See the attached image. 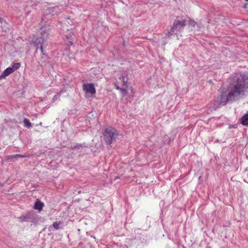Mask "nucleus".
I'll list each match as a JSON object with an SVG mask.
<instances>
[{"instance_id":"obj_1","label":"nucleus","mask_w":248,"mask_h":248,"mask_svg":"<svg viewBox=\"0 0 248 248\" xmlns=\"http://www.w3.org/2000/svg\"><path fill=\"white\" fill-rule=\"evenodd\" d=\"M248 89V73L240 72L232 78L229 86L227 101H233L242 97Z\"/></svg>"},{"instance_id":"obj_2","label":"nucleus","mask_w":248,"mask_h":248,"mask_svg":"<svg viewBox=\"0 0 248 248\" xmlns=\"http://www.w3.org/2000/svg\"><path fill=\"white\" fill-rule=\"evenodd\" d=\"M104 140L107 145H110L112 143L116 141L119 132L115 128L109 127L105 129L103 132Z\"/></svg>"},{"instance_id":"obj_3","label":"nucleus","mask_w":248,"mask_h":248,"mask_svg":"<svg viewBox=\"0 0 248 248\" xmlns=\"http://www.w3.org/2000/svg\"><path fill=\"white\" fill-rule=\"evenodd\" d=\"M178 18L179 17L177 16L174 20L173 25L171 27L170 29L167 32L166 35L169 36L172 35L174 30L180 31L184 29V27L186 25V21L185 20H180Z\"/></svg>"},{"instance_id":"obj_4","label":"nucleus","mask_w":248,"mask_h":248,"mask_svg":"<svg viewBox=\"0 0 248 248\" xmlns=\"http://www.w3.org/2000/svg\"><path fill=\"white\" fill-rule=\"evenodd\" d=\"M41 30V36L36 38L34 41V44L37 46V49L38 48V46L40 45V50L41 52H43V45H44L45 42L47 38L49 33L46 28H42Z\"/></svg>"},{"instance_id":"obj_5","label":"nucleus","mask_w":248,"mask_h":248,"mask_svg":"<svg viewBox=\"0 0 248 248\" xmlns=\"http://www.w3.org/2000/svg\"><path fill=\"white\" fill-rule=\"evenodd\" d=\"M62 8H60L59 6L50 7L48 8L45 10L44 16L42 18V20H45L46 19V16H48L47 19H49L50 16L58 15L61 12Z\"/></svg>"},{"instance_id":"obj_6","label":"nucleus","mask_w":248,"mask_h":248,"mask_svg":"<svg viewBox=\"0 0 248 248\" xmlns=\"http://www.w3.org/2000/svg\"><path fill=\"white\" fill-rule=\"evenodd\" d=\"M83 90L86 95L93 96L96 93V89L93 83H85L83 84Z\"/></svg>"},{"instance_id":"obj_7","label":"nucleus","mask_w":248,"mask_h":248,"mask_svg":"<svg viewBox=\"0 0 248 248\" xmlns=\"http://www.w3.org/2000/svg\"><path fill=\"white\" fill-rule=\"evenodd\" d=\"M34 214L32 212H27L19 217L21 222H30L33 218Z\"/></svg>"},{"instance_id":"obj_8","label":"nucleus","mask_w":248,"mask_h":248,"mask_svg":"<svg viewBox=\"0 0 248 248\" xmlns=\"http://www.w3.org/2000/svg\"><path fill=\"white\" fill-rule=\"evenodd\" d=\"M44 206V203L38 199H37L34 203L33 208L35 210L41 211Z\"/></svg>"},{"instance_id":"obj_9","label":"nucleus","mask_w":248,"mask_h":248,"mask_svg":"<svg viewBox=\"0 0 248 248\" xmlns=\"http://www.w3.org/2000/svg\"><path fill=\"white\" fill-rule=\"evenodd\" d=\"M14 72L11 67L7 68L0 76V79L5 78Z\"/></svg>"},{"instance_id":"obj_10","label":"nucleus","mask_w":248,"mask_h":248,"mask_svg":"<svg viewBox=\"0 0 248 248\" xmlns=\"http://www.w3.org/2000/svg\"><path fill=\"white\" fill-rule=\"evenodd\" d=\"M240 122L243 125H248V112L242 117Z\"/></svg>"},{"instance_id":"obj_11","label":"nucleus","mask_w":248,"mask_h":248,"mask_svg":"<svg viewBox=\"0 0 248 248\" xmlns=\"http://www.w3.org/2000/svg\"><path fill=\"white\" fill-rule=\"evenodd\" d=\"M23 122L24 126L27 128H29L32 126L31 123L30 122L29 120L27 118H24Z\"/></svg>"},{"instance_id":"obj_12","label":"nucleus","mask_w":248,"mask_h":248,"mask_svg":"<svg viewBox=\"0 0 248 248\" xmlns=\"http://www.w3.org/2000/svg\"><path fill=\"white\" fill-rule=\"evenodd\" d=\"M42 56H41L40 60V62L41 63H44L46 62V59H47V55L45 54L44 53V50H43V52H42Z\"/></svg>"},{"instance_id":"obj_13","label":"nucleus","mask_w":248,"mask_h":248,"mask_svg":"<svg viewBox=\"0 0 248 248\" xmlns=\"http://www.w3.org/2000/svg\"><path fill=\"white\" fill-rule=\"evenodd\" d=\"M20 63L17 62L13 63L11 67L14 71H15L16 70L18 69L20 67Z\"/></svg>"},{"instance_id":"obj_14","label":"nucleus","mask_w":248,"mask_h":248,"mask_svg":"<svg viewBox=\"0 0 248 248\" xmlns=\"http://www.w3.org/2000/svg\"><path fill=\"white\" fill-rule=\"evenodd\" d=\"M61 224V222H55L53 223V226L56 230L60 229V225Z\"/></svg>"},{"instance_id":"obj_15","label":"nucleus","mask_w":248,"mask_h":248,"mask_svg":"<svg viewBox=\"0 0 248 248\" xmlns=\"http://www.w3.org/2000/svg\"><path fill=\"white\" fill-rule=\"evenodd\" d=\"M119 80H121L122 82H123V84L124 86L126 85L127 84V80H124V76H121L119 78Z\"/></svg>"},{"instance_id":"obj_16","label":"nucleus","mask_w":248,"mask_h":248,"mask_svg":"<svg viewBox=\"0 0 248 248\" xmlns=\"http://www.w3.org/2000/svg\"><path fill=\"white\" fill-rule=\"evenodd\" d=\"M116 88L117 89L120 90L121 91L122 93L123 94V95L125 94L127 92L126 89H125L119 88L118 86L116 87Z\"/></svg>"},{"instance_id":"obj_17","label":"nucleus","mask_w":248,"mask_h":248,"mask_svg":"<svg viewBox=\"0 0 248 248\" xmlns=\"http://www.w3.org/2000/svg\"><path fill=\"white\" fill-rule=\"evenodd\" d=\"M5 23V21L2 18L0 17V30H1L2 29V25Z\"/></svg>"},{"instance_id":"obj_18","label":"nucleus","mask_w":248,"mask_h":248,"mask_svg":"<svg viewBox=\"0 0 248 248\" xmlns=\"http://www.w3.org/2000/svg\"><path fill=\"white\" fill-rule=\"evenodd\" d=\"M196 22L194 20H190V25H191V26H194L196 24Z\"/></svg>"},{"instance_id":"obj_19","label":"nucleus","mask_w":248,"mask_h":248,"mask_svg":"<svg viewBox=\"0 0 248 248\" xmlns=\"http://www.w3.org/2000/svg\"><path fill=\"white\" fill-rule=\"evenodd\" d=\"M80 147H81V144H77L76 145L74 146L73 147H72L73 149H76V148H79Z\"/></svg>"},{"instance_id":"obj_20","label":"nucleus","mask_w":248,"mask_h":248,"mask_svg":"<svg viewBox=\"0 0 248 248\" xmlns=\"http://www.w3.org/2000/svg\"><path fill=\"white\" fill-rule=\"evenodd\" d=\"M60 93H59L54 96L53 99H57L58 98H59L60 97Z\"/></svg>"},{"instance_id":"obj_21","label":"nucleus","mask_w":248,"mask_h":248,"mask_svg":"<svg viewBox=\"0 0 248 248\" xmlns=\"http://www.w3.org/2000/svg\"><path fill=\"white\" fill-rule=\"evenodd\" d=\"M16 156L17 157H24L26 156V155H16Z\"/></svg>"},{"instance_id":"obj_22","label":"nucleus","mask_w":248,"mask_h":248,"mask_svg":"<svg viewBox=\"0 0 248 248\" xmlns=\"http://www.w3.org/2000/svg\"><path fill=\"white\" fill-rule=\"evenodd\" d=\"M0 186H2V185L1 184H0Z\"/></svg>"}]
</instances>
